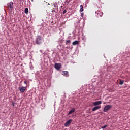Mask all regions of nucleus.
<instances>
[{
	"label": "nucleus",
	"instance_id": "1",
	"mask_svg": "<svg viewBox=\"0 0 130 130\" xmlns=\"http://www.w3.org/2000/svg\"><path fill=\"white\" fill-rule=\"evenodd\" d=\"M112 108V105H107L103 109L104 112H107L109 110H110Z\"/></svg>",
	"mask_w": 130,
	"mask_h": 130
},
{
	"label": "nucleus",
	"instance_id": "2",
	"mask_svg": "<svg viewBox=\"0 0 130 130\" xmlns=\"http://www.w3.org/2000/svg\"><path fill=\"white\" fill-rule=\"evenodd\" d=\"M42 40H43V37L39 36L38 37L36 38V43L37 44H41L42 43Z\"/></svg>",
	"mask_w": 130,
	"mask_h": 130
},
{
	"label": "nucleus",
	"instance_id": "3",
	"mask_svg": "<svg viewBox=\"0 0 130 130\" xmlns=\"http://www.w3.org/2000/svg\"><path fill=\"white\" fill-rule=\"evenodd\" d=\"M55 69H56V70H59L61 68V64L60 63H56L55 64Z\"/></svg>",
	"mask_w": 130,
	"mask_h": 130
},
{
	"label": "nucleus",
	"instance_id": "4",
	"mask_svg": "<svg viewBox=\"0 0 130 130\" xmlns=\"http://www.w3.org/2000/svg\"><path fill=\"white\" fill-rule=\"evenodd\" d=\"M26 87L22 86L21 87H19V90L22 93H24L25 91H26Z\"/></svg>",
	"mask_w": 130,
	"mask_h": 130
},
{
	"label": "nucleus",
	"instance_id": "5",
	"mask_svg": "<svg viewBox=\"0 0 130 130\" xmlns=\"http://www.w3.org/2000/svg\"><path fill=\"white\" fill-rule=\"evenodd\" d=\"M73 121V120L72 119H69L68 121H67L65 124H64V126L68 127L70 124H71V123Z\"/></svg>",
	"mask_w": 130,
	"mask_h": 130
},
{
	"label": "nucleus",
	"instance_id": "6",
	"mask_svg": "<svg viewBox=\"0 0 130 130\" xmlns=\"http://www.w3.org/2000/svg\"><path fill=\"white\" fill-rule=\"evenodd\" d=\"M102 103V102L101 101H96L93 103V105L94 106H96V105H99V104H101Z\"/></svg>",
	"mask_w": 130,
	"mask_h": 130
},
{
	"label": "nucleus",
	"instance_id": "7",
	"mask_svg": "<svg viewBox=\"0 0 130 130\" xmlns=\"http://www.w3.org/2000/svg\"><path fill=\"white\" fill-rule=\"evenodd\" d=\"M7 7L9 9H12L13 8V2H10L7 4Z\"/></svg>",
	"mask_w": 130,
	"mask_h": 130
},
{
	"label": "nucleus",
	"instance_id": "8",
	"mask_svg": "<svg viewBox=\"0 0 130 130\" xmlns=\"http://www.w3.org/2000/svg\"><path fill=\"white\" fill-rule=\"evenodd\" d=\"M62 75H63L66 77H69V72H68V71H62Z\"/></svg>",
	"mask_w": 130,
	"mask_h": 130
},
{
	"label": "nucleus",
	"instance_id": "9",
	"mask_svg": "<svg viewBox=\"0 0 130 130\" xmlns=\"http://www.w3.org/2000/svg\"><path fill=\"white\" fill-rule=\"evenodd\" d=\"M100 108H101V107H100V106H96V107H94L92 109V111H96V110H98V109H100Z\"/></svg>",
	"mask_w": 130,
	"mask_h": 130
},
{
	"label": "nucleus",
	"instance_id": "10",
	"mask_svg": "<svg viewBox=\"0 0 130 130\" xmlns=\"http://www.w3.org/2000/svg\"><path fill=\"white\" fill-rule=\"evenodd\" d=\"M74 112H75V108L71 109L68 113V115H70V114H72V113H74Z\"/></svg>",
	"mask_w": 130,
	"mask_h": 130
},
{
	"label": "nucleus",
	"instance_id": "11",
	"mask_svg": "<svg viewBox=\"0 0 130 130\" xmlns=\"http://www.w3.org/2000/svg\"><path fill=\"white\" fill-rule=\"evenodd\" d=\"M79 44V41H75L72 43L73 45H77V44Z\"/></svg>",
	"mask_w": 130,
	"mask_h": 130
},
{
	"label": "nucleus",
	"instance_id": "12",
	"mask_svg": "<svg viewBox=\"0 0 130 130\" xmlns=\"http://www.w3.org/2000/svg\"><path fill=\"white\" fill-rule=\"evenodd\" d=\"M98 15H99L100 16L102 17V16H103V12L101 11H99L98 13Z\"/></svg>",
	"mask_w": 130,
	"mask_h": 130
},
{
	"label": "nucleus",
	"instance_id": "13",
	"mask_svg": "<svg viewBox=\"0 0 130 130\" xmlns=\"http://www.w3.org/2000/svg\"><path fill=\"white\" fill-rule=\"evenodd\" d=\"M24 13L28 14L29 13V9L27 8H26L24 10Z\"/></svg>",
	"mask_w": 130,
	"mask_h": 130
},
{
	"label": "nucleus",
	"instance_id": "14",
	"mask_svg": "<svg viewBox=\"0 0 130 130\" xmlns=\"http://www.w3.org/2000/svg\"><path fill=\"white\" fill-rule=\"evenodd\" d=\"M80 11L81 12L84 11V7H83V5H80Z\"/></svg>",
	"mask_w": 130,
	"mask_h": 130
},
{
	"label": "nucleus",
	"instance_id": "15",
	"mask_svg": "<svg viewBox=\"0 0 130 130\" xmlns=\"http://www.w3.org/2000/svg\"><path fill=\"white\" fill-rule=\"evenodd\" d=\"M107 126H108V125H105L103 126H101V128H102L103 129H104V128H106V127H107Z\"/></svg>",
	"mask_w": 130,
	"mask_h": 130
},
{
	"label": "nucleus",
	"instance_id": "16",
	"mask_svg": "<svg viewBox=\"0 0 130 130\" xmlns=\"http://www.w3.org/2000/svg\"><path fill=\"white\" fill-rule=\"evenodd\" d=\"M123 83H124L123 80H120L119 84L120 85H123Z\"/></svg>",
	"mask_w": 130,
	"mask_h": 130
},
{
	"label": "nucleus",
	"instance_id": "17",
	"mask_svg": "<svg viewBox=\"0 0 130 130\" xmlns=\"http://www.w3.org/2000/svg\"><path fill=\"white\" fill-rule=\"evenodd\" d=\"M70 42H71V40L66 41V44H68V43H70Z\"/></svg>",
	"mask_w": 130,
	"mask_h": 130
},
{
	"label": "nucleus",
	"instance_id": "18",
	"mask_svg": "<svg viewBox=\"0 0 130 130\" xmlns=\"http://www.w3.org/2000/svg\"><path fill=\"white\" fill-rule=\"evenodd\" d=\"M66 13H67V10H63V14L64 15V14H66Z\"/></svg>",
	"mask_w": 130,
	"mask_h": 130
},
{
	"label": "nucleus",
	"instance_id": "19",
	"mask_svg": "<svg viewBox=\"0 0 130 130\" xmlns=\"http://www.w3.org/2000/svg\"><path fill=\"white\" fill-rule=\"evenodd\" d=\"M53 12H55V9H54V8H53L52 12H53Z\"/></svg>",
	"mask_w": 130,
	"mask_h": 130
},
{
	"label": "nucleus",
	"instance_id": "20",
	"mask_svg": "<svg viewBox=\"0 0 130 130\" xmlns=\"http://www.w3.org/2000/svg\"><path fill=\"white\" fill-rule=\"evenodd\" d=\"M12 105H13V106H15V103H13Z\"/></svg>",
	"mask_w": 130,
	"mask_h": 130
},
{
	"label": "nucleus",
	"instance_id": "21",
	"mask_svg": "<svg viewBox=\"0 0 130 130\" xmlns=\"http://www.w3.org/2000/svg\"><path fill=\"white\" fill-rule=\"evenodd\" d=\"M24 84H25V85H27V81H24Z\"/></svg>",
	"mask_w": 130,
	"mask_h": 130
},
{
	"label": "nucleus",
	"instance_id": "22",
	"mask_svg": "<svg viewBox=\"0 0 130 130\" xmlns=\"http://www.w3.org/2000/svg\"><path fill=\"white\" fill-rule=\"evenodd\" d=\"M81 16H82V17H83V14H81Z\"/></svg>",
	"mask_w": 130,
	"mask_h": 130
},
{
	"label": "nucleus",
	"instance_id": "23",
	"mask_svg": "<svg viewBox=\"0 0 130 130\" xmlns=\"http://www.w3.org/2000/svg\"><path fill=\"white\" fill-rule=\"evenodd\" d=\"M54 7H56V5H55V4H54Z\"/></svg>",
	"mask_w": 130,
	"mask_h": 130
},
{
	"label": "nucleus",
	"instance_id": "24",
	"mask_svg": "<svg viewBox=\"0 0 130 130\" xmlns=\"http://www.w3.org/2000/svg\"><path fill=\"white\" fill-rule=\"evenodd\" d=\"M105 103H104V104H105Z\"/></svg>",
	"mask_w": 130,
	"mask_h": 130
}]
</instances>
